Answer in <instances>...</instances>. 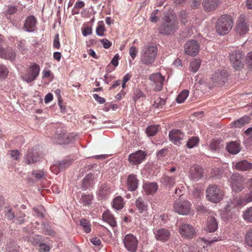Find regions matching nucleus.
<instances>
[{"label":"nucleus","instance_id":"6","mask_svg":"<svg viewBox=\"0 0 252 252\" xmlns=\"http://www.w3.org/2000/svg\"><path fill=\"white\" fill-rule=\"evenodd\" d=\"M250 29L249 20L244 15H241L238 19L235 28L236 32L240 35L245 34Z\"/></svg>","mask_w":252,"mask_h":252},{"label":"nucleus","instance_id":"2","mask_svg":"<svg viewBox=\"0 0 252 252\" xmlns=\"http://www.w3.org/2000/svg\"><path fill=\"white\" fill-rule=\"evenodd\" d=\"M158 48L156 46L145 45L141 52L140 61L146 65L152 64L155 61L157 55Z\"/></svg>","mask_w":252,"mask_h":252},{"label":"nucleus","instance_id":"50","mask_svg":"<svg viewBox=\"0 0 252 252\" xmlns=\"http://www.w3.org/2000/svg\"><path fill=\"white\" fill-rule=\"evenodd\" d=\"M17 11V8L15 6H9L7 9L5 11V14L6 16L10 15L16 13Z\"/></svg>","mask_w":252,"mask_h":252},{"label":"nucleus","instance_id":"3","mask_svg":"<svg viewBox=\"0 0 252 252\" xmlns=\"http://www.w3.org/2000/svg\"><path fill=\"white\" fill-rule=\"evenodd\" d=\"M230 61L233 67L237 70H240L243 67L245 55L239 50L231 53L229 55Z\"/></svg>","mask_w":252,"mask_h":252},{"label":"nucleus","instance_id":"26","mask_svg":"<svg viewBox=\"0 0 252 252\" xmlns=\"http://www.w3.org/2000/svg\"><path fill=\"white\" fill-rule=\"evenodd\" d=\"M135 205L138 211L140 213L145 212L148 210V205L147 204V202L144 198L141 197H139L136 199L135 201Z\"/></svg>","mask_w":252,"mask_h":252},{"label":"nucleus","instance_id":"23","mask_svg":"<svg viewBox=\"0 0 252 252\" xmlns=\"http://www.w3.org/2000/svg\"><path fill=\"white\" fill-rule=\"evenodd\" d=\"M251 118L249 116L245 115L237 119L231 124V127L233 128H241L245 125L249 123Z\"/></svg>","mask_w":252,"mask_h":252},{"label":"nucleus","instance_id":"18","mask_svg":"<svg viewBox=\"0 0 252 252\" xmlns=\"http://www.w3.org/2000/svg\"><path fill=\"white\" fill-rule=\"evenodd\" d=\"M146 155L141 150L132 153L129 156L128 160L134 165L139 164L145 158Z\"/></svg>","mask_w":252,"mask_h":252},{"label":"nucleus","instance_id":"14","mask_svg":"<svg viewBox=\"0 0 252 252\" xmlns=\"http://www.w3.org/2000/svg\"><path fill=\"white\" fill-rule=\"evenodd\" d=\"M56 142L59 144H67L75 139V135L72 133L66 134L61 130L56 132Z\"/></svg>","mask_w":252,"mask_h":252},{"label":"nucleus","instance_id":"9","mask_svg":"<svg viewBox=\"0 0 252 252\" xmlns=\"http://www.w3.org/2000/svg\"><path fill=\"white\" fill-rule=\"evenodd\" d=\"M149 79L155 91H160L162 89L165 80L164 76L160 73H156L150 75Z\"/></svg>","mask_w":252,"mask_h":252},{"label":"nucleus","instance_id":"44","mask_svg":"<svg viewBox=\"0 0 252 252\" xmlns=\"http://www.w3.org/2000/svg\"><path fill=\"white\" fill-rule=\"evenodd\" d=\"M72 160L71 159H64L60 162L59 168L62 170L68 167L71 163Z\"/></svg>","mask_w":252,"mask_h":252},{"label":"nucleus","instance_id":"45","mask_svg":"<svg viewBox=\"0 0 252 252\" xmlns=\"http://www.w3.org/2000/svg\"><path fill=\"white\" fill-rule=\"evenodd\" d=\"M220 72L218 71L215 72L214 74H213L211 78V81L214 85H216L217 84H219L220 82Z\"/></svg>","mask_w":252,"mask_h":252},{"label":"nucleus","instance_id":"12","mask_svg":"<svg viewBox=\"0 0 252 252\" xmlns=\"http://www.w3.org/2000/svg\"><path fill=\"white\" fill-rule=\"evenodd\" d=\"M233 23L231 16L221 15V35L227 34L232 29Z\"/></svg>","mask_w":252,"mask_h":252},{"label":"nucleus","instance_id":"34","mask_svg":"<svg viewBox=\"0 0 252 252\" xmlns=\"http://www.w3.org/2000/svg\"><path fill=\"white\" fill-rule=\"evenodd\" d=\"M201 63L200 59H194L190 63V70L193 72H197L200 66Z\"/></svg>","mask_w":252,"mask_h":252},{"label":"nucleus","instance_id":"39","mask_svg":"<svg viewBox=\"0 0 252 252\" xmlns=\"http://www.w3.org/2000/svg\"><path fill=\"white\" fill-rule=\"evenodd\" d=\"M220 140L219 139L213 140L210 144V148L212 151H219L220 146Z\"/></svg>","mask_w":252,"mask_h":252},{"label":"nucleus","instance_id":"54","mask_svg":"<svg viewBox=\"0 0 252 252\" xmlns=\"http://www.w3.org/2000/svg\"><path fill=\"white\" fill-rule=\"evenodd\" d=\"M138 52L137 49L135 46H132L130 49L129 51V55L132 60H134Z\"/></svg>","mask_w":252,"mask_h":252},{"label":"nucleus","instance_id":"61","mask_svg":"<svg viewBox=\"0 0 252 252\" xmlns=\"http://www.w3.org/2000/svg\"><path fill=\"white\" fill-rule=\"evenodd\" d=\"M93 97L97 102L100 104H103L105 102V99L103 97L99 96L96 94H93Z\"/></svg>","mask_w":252,"mask_h":252},{"label":"nucleus","instance_id":"8","mask_svg":"<svg viewBox=\"0 0 252 252\" xmlns=\"http://www.w3.org/2000/svg\"><path fill=\"white\" fill-rule=\"evenodd\" d=\"M200 46L196 40H188L184 45L185 52L190 56H195L199 52Z\"/></svg>","mask_w":252,"mask_h":252},{"label":"nucleus","instance_id":"63","mask_svg":"<svg viewBox=\"0 0 252 252\" xmlns=\"http://www.w3.org/2000/svg\"><path fill=\"white\" fill-rule=\"evenodd\" d=\"M54 47L58 49L60 47V43L59 41V37L58 34H57L54 39Z\"/></svg>","mask_w":252,"mask_h":252},{"label":"nucleus","instance_id":"4","mask_svg":"<svg viewBox=\"0 0 252 252\" xmlns=\"http://www.w3.org/2000/svg\"><path fill=\"white\" fill-rule=\"evenodd\" d=\"M230 179L233 191L239 192L244 189L245 179L243 176L238 173H233L231 176Z\"/></svg>","mask_w":252,"mask_h":252},{"label":"nucleus","instance_id":"27","mask_svg":"<svg viewBox=\"0 0 252 252\" xmlns=\"http://www.w3.org/2000/svg\"><path fill=\"white\" fill-rule=\"evenodd\" d=\"M145 193L148 195L155 193L158 190V186L157 183H146L143 186Z\"/></svg>","mask_w":252,"mask_h":252},{"label":"nucleus","instance_id":"16","mask_svg":"<svg viewBox=\"0 0 252 252\" xmlns=\"http://www.w3.org/2000/svg\"><path fill=\"white\" fill-rule=\"evenodd\" d=\"M189 178L193 181H197L203 176V169L199 166L193 165L189 169Z\"/></svg>","mask_w":252,"mask_h":252},{"label":"nucleus","instance_id":"46","mask_svg":"<svg viewBox=\"0 0 252 252\" xmlns=\"http://www.w3.org/2000/svg\"><path fill=\"white\" fill-rule=\"evenodd\" d=\"M245 242L248 246L252 247V228L247 233L245 236Z\"/></svg>","mask_w":252,"mask_h":252},{"label":"nucleus","instance_id":"59","mask_svg":"<svg viewBox=\"0 0 252 252\" xmlns=\"http://www.w3.org/2000/svg\"><path fill=\"white\" fill-rule=\"evenodd\" d=\"M105 29L103 26L99 25L97 27L96 29V33L98 36H103Z\"/></svg>","mask_w":252,"mask_h":252},{"label":"nucleus","instance_id":"64","mask_svg":"<svg viewBox=\"0 0 252 252\" xmlns=\"http://www.w3.org/2000/svg\"><path fill=\"white\" fill-rule=\"evenodd\" d=\"M10 157L15 160L18 159L19 155V152L18 150H13L11 152Z\"/></svg>","mask_w":252,"mask_h":252},{"label":"nucleus","instance_id":"51","mask_svg":"<svg viewBox=\"0 0 252 252\" xmlns=\"http://www.w3.org/2000/svg\"><path fill=\"white\" fill-rule=\"evenodd\" d=\"M246 58L247 64L249 69L252 71V52H249Z\"/></svg>","mask_w":252,"mask_h":252},{"label":"nucleus","instance_id":"52","mask_svg":"<svg viewBox=\"0 0 252 252\" xmlns=\"http://www.w3.org/2000/svg\"><path fill=\"white\" fill-rule=\"evenodd\" d=\"M242 202L248 203L252 202V191L246 194L242 199Z\"/></svg>","mask_w":252,"mask_h":252},{"label":"nucleus","instance_id":"56","mask_svg":"<svg viewBox=\"0 0 252 252\" xmlns=\"http://www.w3.org/2000/svg\"><path fill=\"white\" fill-rule=\"evenodd\" d=\"M11 52H12L13 54V56L14 57H13L12 58H10V59H5L6 60H10V61H13L15 59V57H16V53L15 52V51H14L13 50H12L11 49H7L6 50V54H5V56L6 57H10V56H12V54H11Z\"/></svg>","mask_w":252,"mask_h":252},{"label":"nucleus","instance_id":"19","mask_svg":"<svg viewBox=\"0 0 252 252\" xmlns=\"http://www.w3.org/2000/svg\"><path fill=\"white\" fill-rule=\"evenodd\" d=\"M126 185L128 190L131 191H134L137 189L138 180L135 175L131 174L127 177Z\"/></svg>","mask_w":252,"mask_h":252},{"label":"nucleus","instance_id":"25","mask_svg":"<svg viewBox=\"0 0 252 252\" xmlns=\"http://www.w3.org/2000/svg\"><path fill=\"white\" fill-rule=\"evenodd\" d=\"M39 236H35L30 238V241L33 245H36L38 244L40 248V252H48L50 250V248L48 245L45 243H39Z\"/></svg>","mask_w":252,"mask_h":252},{"label":"nucleus","instance_id":"49","mask_svg":"<svg viewBox=\"0 0 252 252\" xmlns=\"http://www.w3.org/2000/svg\"><path fill=\"white\" fill-rule=\"evenodd\" d=\"M228 76L229 73L226 70L223 69L221 70V85L222 84L225 85L226 83L227 82Z\"/></svg>","mask_w":252,"mask_h":252},{"label":"nucleus","instance_id":"41","mask_svg":"<svg viewBox=\"0 0 252 252\" xmlns=\"http://www.w3.org/2000/svg\"><path fill=\"white\" fill-rule=\"evenodd\" d=\"M158 130V126H150L147 127L146 129V132L148 136H153L157 133Z\"/></svg>","mask_w":252,"mask_h":252},{"label":"nucleus","instance_id":"21","mask_svg":"<svg viewBox=\"0 0 252 252\" xmlns=\"http://www.w3.org/2000/svg\"><path fill=\"white\" fill-rule=\"evenodd\" d=\"M220 0H203L202 5L207 11H213L219 5Z\"/></svg>","mask_w":252,"mask_h":252},{"label":"nucleus","instance_id":"35","mask_svg":"<svg viewBox=\"0 0 252 252\" xmlns=\"http://www.w3.org/2000/svg\"><path fill=\"white\" fill-rule=\"evenodd\" d=\"M243 218L247 222L252 223V206L247 208L244 212Z\"/></svg>","mask_w":252,"mask_h":252},{"label":"nucleus","instance_id":"28","mask_svg":"<svg viewBox=\"0 0 252 252\" xmlns=\"http://www.w3.org/2000/svg\"><path fill=\"white\" fill-rule=\"evenodd\" d=\"M218 228V223L215 217L210 216L207 219L206 230L209 232L215 231Z\"/></svg>","mask_w":252,"mask_h":252},{"label":"nucleus","instance_id":"37","mask_svg":"<svg viewBox=\"0 0 252 252\" xmlns=\"http://www.w3.org/2000/svg\"><path fill=\"white\" fill-rule=\"evenodd\" d=\"M189 94V92L187 90L182 91L176 98L177 102L179 103L183 102L188 96Z\"/></svg>","mask_w":252,"mask_h":252},{"label":"nucleus","instance_id":"24","mask_svg":"<svg viewBox=\"0 0 252 252\" xmlns=\"http://www.w3.org/2000/svg\"><path fill=\"white\" fill-rule=\"evenodd\" d=\"M235 168L239 171H249L252 169V163L249 162L246 160H243L236 163Z\"/></svg>","mask_w":252,"mask_h":252},{"label":"nucleus","instance_id":"53","mask_svg":"<svg viewBox=\"0 0 252 252\" xmlns=\"http://www.w3.org/2000/svg\"><path fill=\"white\" fill-rule=\"evenodd\" d=\"M183 252H199L194 247L185 246L183 248Z\"/></svg>","mask_w":252,"mask_h":252},{"label":"nucleus","instance_id":"31","mask_svg":"<svg viewBox=\"0 0 252 252\" xmlns=\"http://www.w3.org/2000/svg\"><path fill=\"white\" fill-rule=\"evenodd\" d=\"M94 177L92 174H89L86 176L82 182V187L86 189L89 187H92L94 184Z\"/></svg>","mask_w":252,"mask_h":252},{"label":"nucleus","instance_id":"38","mask_svg":"<svg viewBox=\"0 0 252 252\" xmlns=\"http://www.w3.org/2000/svg\"><path fill=\"white\" fill-rule=\"evenodd\" d=\"M165 99L158 97L155 100L153 106L155 108H162L165 105Z\"/></svg>","mask_w":252,"mask_h":252},{"label":"nucleus","instance_id":"55","mask_svg":"<svg viewBox=\"0 0 252 252\" xmlns=\"http://www.w3.org/2000/svg\"><path fill=\"white\" fill-rule=\"evenodd\" d=\"M32 174L37 179H41L44 176V173L42 170L34 171L32 172Z\"/></svg>","mask_w":252,"mask_h":252},{"label":"nucleus","instance_id":"58","mask_svg":"<svg viewBox=\"0 0 252 252\" xmlns=\"http://www.w3.org/2000/svg\"><path fill=\"white\" fill-rule=\"evenodd\" d=\"M6 50H5L2 47L0 46V57L3 59H10L14 57L13 54L12 52H11V54H12V56L6 57L5 56Z\"/></svg>","mask_w":252,"mask_h":252},{"label":"nucleus","instance_id":"48","mask_svg":"<svg viewBox=\"0 0 252 252\" xmlns=\"http://www.w3.org/2000/svg\"><path fill=\"white\" fill-rule=\"evenodd\" d=\"M144 94L143 93L138 89H136L134 91L133 99L136 100L139 98L143 97Z\"/></svg>","mask_w":252,"mask_h":252},{"label":"nucleus","instance_id":"10","mask_svg":"<svg viewBox=\"0 0 252 252\" xmlns=\"http://www.w3.org/2000/svg\"><path fill=\"white\" fill-rule=\"evenodd\" d=\"M39 66L35 63H32L31 66L28 68L27 73L23 77L24 80L27 83L32 82L39 75Z\"/></svg>","mask_w":252,"mask_h":252},{"label":"nucleus","instance_id":"40","mask_svg":"<svg viewBox=\"0 0 252 252\" xmlns=\"http://www.w3.org/2000/svg\"><path fill=\"white\" fill-rule=\"evenodd\" d=\"M93 199V196L90 194L82 195L80 201L85 205H89L91 204Z\"/></svg>","mask_w":252,"mask_h":252},{"label":"nucleus","instance_id":"17","mask_svg":"<svg viewBox=\"0 0 252 252\" xmlns=\"http://www.w3.org/2000/svg\"><path fill=\"white\" fill-rule=\"evenodd\" d=\"M154 234L157 240L162 242L167 241L170 236L169 230L164 228L155 230Z\"/></svg>","mask_w":252,"mask_h":252},{"label":"nucleus","instance_id":"20","mask_svg":"<svg viewBox=\"0 0 252 252\" xmlns=\"http://www.w3.org/2000/svg\"><path fill=\"white\" fill-rule=\"evenodd\" d=\"M170 140L174 144H177L184 137V133L179 129H172L169 133Z\"/></svg>","mask_w":252,"mask_h":252},{"label":"nucleus","instance_id":"11","mask_svg":"<svg viewBox=\"0 0 252 252\" xmlns=\"http://www.w3.org/2000/svg\"><path fill=\"white\" fill-rule=\"evenodd\" d=\"M125 247L130 252H135L137 250L138 240L131 234L126 235L124 239Z\"/></svg>","mask_w":252,"mask_h":252},{"label":"nucleus","instance_id":"33","mask_svg":"<svg viewBox=\"0 0 252 252\" xmlns=\"http://www.w3.org/2000/svg\"><path fill=\"white\" fill-rule=\"evenodd\" d=\"M113 207L118 210L124 207L123 199L121 196H117L114 199Z\"/></svg>","mask_w":252,"mask_h":252},{"label":"nucleus","instance_id":"5","mask_svg":"<svg viewBox=\"0 0 252 252\" xmlns=\"http://www.w3.org/2000/svg\"><path fill=\"white\" fill-rule=\"evenodd\" d=\"M191 204L187 200L176 201L173 206V208L176 213L180 215H187L191 210Z\"/></svg>","mask_w":252,"mask_h":252},{"label":"nucleus","instance_id":"62","mask_svg":"<svg viewBox=\"0 0 252 252\" xmlns=\"http://www.w3.org/2000/svg\"><path fill=\"white\" fill-rule=\"evenodd\" d=\"M119 59V56L118 54H116L112 60L111 61V63L113 64L115 67L118 66V60Z\"/></svg>","mask_w":252,"mask_h":252},{"label":"nucleus","instance_id":"32","mask_svg":"<svg viewBox=\"0 0 252 252\" xmlns=\"http://www.w3.org/2000/svg\"><path fill=\"white\" fill-rule=\"evenodd\" d=\"M175 177L164 175L161 179V182L165 186L169 188L173 187L175 183Z\"/></svg>","mask_w":252,"mask_h":252},{"label":"nucleus","instance_id":"22","mask_svg":"<svg viewBox=\"0 0 252 252\" xmlns=\"http://www.w3.org/2000/svg\"><path fill=\"white\" fill-rule=\"evenodd\" d=\"M36 22V20L34 16H30L28 17L24 24V28L26 31L28 32H32L34 31Z\"/></svg>","mask_w":252,"mask_h":252},{"label":"nucleus","instance_id":"1","mask_svg":"<svg viewBox=\"0 0 252 252\" xmlns=\"http://www.w3.org/2000/svg\"><path fill=\"white\" fill-rule=\"evenodd\" d=\"M179 29L178 21L171 18L168 15H165L163 19V22L158 29L159 34L164 35H173Z\"/></svg>","mask_w":252,"mask_h":252},{"label":"nucleus","instance_id":"60","mask_svg":"<svg viewBox=\"0 0 252 252\" xmlns=\"http://www.w3.org/2000/svg\"><path fill=\"white\" fill-rule=\"evenodd\" d=\"M187 17H188V15L186 12H182L181 13L180 21H181V22L182 24H183L185 25H186V24L188 22Z\"/></svg>","mask_w":252,"mask_h":252},{"label":"nucleus","instance_id":"57","mask_svg":"<svg viewBox=\"0 0 252 252\" xmlns=\"http://www.w3.org/2000/svg\"><path fill=\"white\" fill-rule=\"evenodd\" d=\"M100 41L102 44L103 47L105 49L109 48L112 45L111 42L106 38L101 39Z\"/></svg>","mask_w":252,"mask_h":252},{"label":"nucleus","instance_id":"30","mask_svg":"<svg viewBox=\"0 0 252 252\" xmlns=\"http://www.w3.org/2000/svg\"><path fill=\"white\" fill-rule=\"evenodd\" d=\"M102 220L108 223L111 226L114 227L116 226V221L113 216L109 212L105 211L102 215Z\"/></svg>","mask_w":252,"mask_h":252},{"label":"nucleus","instance_id":"7","mask_svg":"<svg viewBox=\"0 0 252 252\" xmlns=\"http://www.w3.org/2000/svg\"><path fill=\"white\" fill-rule=\"evenodd\" d=\"M206 197L208 200L214 202H219L220 199V189L218 186H209L206 189Z\"/></svg>","mask_w":252,"mask_h":252},{"label":"nucleus","instance_id":"47","mask_svg":"<svg viewBox=\"0 0 252 252\" xmlns=\"http://www.w3.org/2000/svg\"><path fill=\"white\" fill-rule=\"evenodd\" d=\"M159 10L158 9H156L154 10L150 15V21L152 23H157L159 19V17L157 16Z\"/></svg>","mask_w":252,"mask_h":252},{"label":"nucleus","instance_id":"42","mask_svg":"<svg viewBox=\"0 0 252 252\" xmlns=\"http://www.w3.org/2000/svg\"><path fill=\"white\" fill-rule=\"evenodd\" d=\"M199 142V138L197 137H192L190 138L188 143H187V146L189 148H192L195 146Z\"/></svg>","mask_w":252,"mask_h":252},{"label":"nucleus","instance_id":"29","mask_svg":"<svg viewBox=\"0 0 252 252\" xmlns=\"http://www.w3.org/2000/svg\"><path fill=\"white\" fill-rule=\"evenodd\" d=\"M226 149L229 153L233 155L238 154L241 150L240 143L237 141H233L228 143Z\"/></svg>","mask_w":252,"mask_h":252},{"label":"nucleus","instance_id":"13","mask_svg":"<svg viewBox=\"0 0 252 252\" xmlns=\"http://www.w3.org/2000/svg\"><path fill=\"white\" fill-rule=\"evenodd\" d=\"M179 232L185 238H192L196 234L193 226L188 223H182L179 226Z\"/></svg>","mask_w":252,"mask_h":252},{"label":"nucleus","instance_id":"43","mask_svg":"<svg viewBox=\"0 0 252 252\" xmlns=\"http://www.w3.org/2000/svg\"><path fill=\"white\" fill-rule=\"evenodd\" d=\"M8 74V71L7 67L3 64H0V79H5Z\"/></svg>","mask_w":252,"mask_h":252},{"label":"nucleus","instance_id":"15","mask_svg":"<svg viewBox=\"0 0 252 252\" xmlns=\"http://www.w3.org/2000/svg\"><path fill=\"white\" fill-rule=\"evenodd\" d=\"M40 156L38 154L36 148H32L29 150L25 159L28 164L35 162L40 159Z\"/></svg>","mask_w":252,"mask_h":252},{"label":"nucleus","instance_id":"36","mask_svg":"<svg viewBox=\"0 0 252 252\" xmlns=\"http://www.w3.org/2000/svg\"><path fill=\"white\" fill-rule=\"evenodd\" d=\"M80 224L83 230L87 233H90L91 230L90 221L85 219H82L80 221Z\"/></svg>","mask_w":252,"mask_h":252}]
</instances>
